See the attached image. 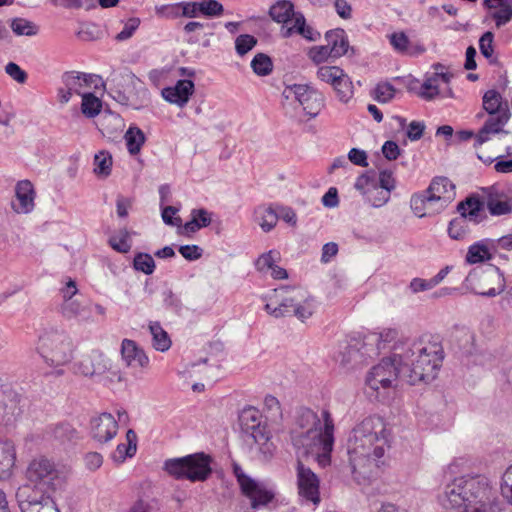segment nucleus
I'll list each match as a JSON object with an SVG mask.
<instances>
[{
    "instance_id": "1",
    "label": "nucleus",
    "mask_w": 512,
    "mask_h": 512,
    "mask_svg": "<svg viewBox=\"0 0 512 512\" xmlns=\"http://www.w3.org/2000/svg\"><path fill=\"white\" fill-rule=\"evenodd\" d=\"M333 432L334 424L327 411L322 413L320 419L311 410H304L296 419L291 434L292 443L299 454L312 456L319 465L327 466L333 449Z\"/></svg>"
},
{
    "instance_id": "2",
    "label": "nucleus",
    "mask_w": 512,
    "mask_h": 512,
    "mask_svg": "<svg viewBox=\"0 0 512 512\" xmlns=\"http://www.w3.org/2000/svg\"><path fill=\"white\" fill-rule=\"evenodd\" d=\"M389 447V432L385 423L380 418L363 421L348 441L353 469L377 465Z\"/></svg>"
},
{
    "instance_id": "3",
    "label": "nucleus",
    "mask_w": 512,
    "mask_h": 512,
    "mask_svg": "<svg viewBox=\"0 0 512 512\" xmlns=\"http://www.w3.org/2000/svg\"><path fill=\"white\" fill-rule=\"evenodd\" d=\"M442 504L446 508L463 507L462 512H496L491 487L483 477L455 479Z\"/></svg>"
},
{
    "instance_id": "4",
    "label": "nucleus",
    "mask_w": 512,
    "mask_h": 512,
    "mask_svg": "<svg viewBox=\"0 0 512 512\" xmlns=\"http://www.w3.org/2000/svg\"><path fill=\"white\" fill-rule=\"evenodd\" d=\"M269 15L282 25L283 37L299 34L309 41H316L320 34L306 25V20L300 12L294 10V5L288 0H279L270 7Z\"/></svg>"
},
{
    "instance_id": "5",
    "label": "nucleus",
    "mask_w": 512,
    "mask_h": 512,
    "mask_svg": "<svg viewBox=\"0 0 512 512\" xmlns=\"http://www.w3.org/2000/svg\"><path fill=\"white\" fill-rule=\"evenodd\" d=\"M396 182L391 171H380L377 177L363 174L358 177L355 188L364 196L373 207H382L389 198Z\"/></svg>"
},
{
    "instance_id": "6",
    "label": "nucleus",
    "mask_w": 512,
    "mask_h": 512,
    "mask_svg": "<svg viewBox=\"0 0 512 512\" xmlns=\"http://www.w3.org/2000/svg\"><path fill=\"white\" fill-rule=\"evenodd\" d=\"M451 74L448 70L437 64L434 71L426 76L423 83L413 80L409 84V89L418 97L425 100H432L436 97H453V91L450 86Z\"/></svg>"
},
{
    "instance_id": "7",
    "label": "nucleus",
    "mask_w": 512,
    "mask_h": 512,
    "mask_svg": "<svg viewBox=\"0 0 512 512\" xmlns=\"http://www.w3.org/2000/svg\"><path fill=\"white\" fill-rule=\"evenodd\" d=\"M39 350L44 360L56 368L68 364L74 354V346L71 339L60 334H51L43 337Z\"/></svg>"
},
{
    "instance_id": "8",
    "label": "nucleus",
    "mask_w": 512,
    "mask_h": 512,
    "mask_svg": "<svg viewBox=\"0 0 512 512\" xmlns=\"http://www.w3.org/2000/svg\"><path fill=\"white\" fill-rule=\"evenodd\" d=\"M466 286L476 294L495 296L504 290L505 280L498 268L489 266L470 273L466 278Z\"/></svg>"
},
{
    "instance_id": "9",
    "label": "nucleus",
    "mask_w": 512,
    "mask_h": 512,
    "mask_svg": "<svg viewBox=\"0 0 512 512\" xmlns=\"http://www.w3.org/2000/svg\"><path fill=\"white\" fill-rule=\"evenodd\" d=\"M234 472L241 493L249 499L253 509L267 506L274 500L275 492L271 487L245 474L238 466L234 467Z\"/></svg>"
},
{
    "instance_id": "10",
    "label": "nucleus",
    "mask_w": 512,
    "mask_h": 512,
    "mask_svg": "<svg viewBox=\"0 0 512 512\" xmlns=\"http://www.w3.org/2000/svg\"><path fill=\"white\" fill-rule=\"evenodd\" d=\"M441 360L442 356L438 345L434 344L423 348L409 369L408 381L411 384H416L434 378Z\"/></svg>"
},
{
    "instance_id": "11",
    "label": "nucleus",
    "mask_w": 512,
    "mask_h": 512,
    "mask_svg": "<svg viewBox=\"0 0 512 512\" xmlns=\"http://www.w3.org/2000/svg\"><path fill=\"white\" fill-rule=\"evenodd\" d=\"M77 373L84 376L106 374V377L111 381H120L122 379L120 370L117 369L112 360L107 355L98 351L92 352V354L77 364Z\"/></svg>"
},
{
    "instance_id": "12",
    "label": "nucleus",
    "mask_w": 512,
    "mask_h": 512,
    "mask_svg": "<svg viewBox=\"0 0 512 512\" xmlns=\"http://www.w3.org/2000/svg\"><path fill=\"white\" fill-rule=\"evenodd\" d=\"M283 95L288 100H296L309 116H316L323 107V97L316 90L305 84L286 86Z\"/></svg>"
},
{
    "instance_id": "13",
    "label": "nucleus",
    "mask_w": 512,
    "mask_h": 512,
    "mask_svg": "<svg viewBox=\"0 0 512 512\" xmlns=\"http://www.w3.org/2000/svg\"><path fill=\"white\" fill-rule=\"evenodd\" d=\"M305 291L299 288L274 289L265 296V309L273 316H281L290 312V304L294 301L305 300Z\"/></svg>"
},
{
    "instance_id": "14",
    "label": "nucleus",
    "mask_w": 512,
    "mask_h": 512,
    "mask_svg": "<svg viewBox=\"0 0 512 512\" xmlns=\"http://www.w3.org/2000/svg\"><path fill=\"white\" fill-rule=\"evenodd\" d=\"M398 372L392 361L384 360L374 366L367 378L368 386L376 392L392 388L397 380Z\"/></svg>"
},
{
    "instance_id": "15",
    "label": "nucleus",
    "mask_w": 512,
    "mask_h": 512,
    "mask_svg": "<svg viewBox=\"0 0 512 512\" xmlns=\"http://www.w3.org/2000/svg\"><path fill=\"white\" fill-rule=\"evenodd\" d=\"M426 192L443 211L456 199L457 187L449 178L439 176L432 179Z\"/></svg>"
},
{
    "instance_id": "16",
    "label": "nucleus",
    "mask_w": 512,
    "mask_h": 512,
    "mask_svg": "<svg viewBox=\"0 0 512 512\" xmlns=\"http://www.w3.org/2000/svg\"><path fill=\"white\" fill-rule=\"evenodd\" d=\"M297 483L300 496L308 501L318 504L319 496V480L317 476L309 469L298 463L297 466Z\"/></svg>"
},
{
    "instance_id": "17",
    "label": "nucleus",
    "mask_w": 512,
    "mask_h": 512,
    "mask_svg": "<svg viewBox=\"0 0 512 512\" xmlns=\"http://www.w3.org/2000/svg\"><path fill=\"white\" fill-rule=\"evenodd\" d=\"M485 205L490 215L503 216L512 213V196L494 187L483 190Z\"/></svg>"
},
{
    "instance_id": "18",
    "label": "nucleus",
    "mask_w": 512,
    "mask_h": 512,
    "mask_svg": "<svg viewBox=\"0 0 512 512\" xmlns=\"http://www.w3.org/2000/svg\"><path fill=\"white\" fill-rule=\"evenodd\" d=\"M509 112H503L499 115H489L484 125L475 136V146H481L492 139L494 135L503 134L504 127L509 120Z\"/></svg>"
},
{
    "instance_id": "19",
    "label": "nucleus",
    "mask_w": 512,
    "mask_h": 512,
    "mask_svg": "<svg viewBox=\"0 0 512 512\" xmlns=\"http://www.w3.org/2000/svg\"><path fill=\"white\" fill-rule=\"evenodd\" d=\"M194 93V83L191 80H179L174 86L162 90L163 98L178 106H184Z\"/></svg>"
},
{
    "instance_id": "20",
    "label": "nucleus",
    "mask_w": 512,
    "mask_h": 512,
    "mask_svg": "<svg viewBox=\"0 0 512 512\" xmlns=\"http://www.w3.org/2000/svg\"><path fill=\"white\" fill-rule=\"evenodd\" d=\"M117 422L110 414H101L92 422V434L100 443L111 440L117 433Z\"/></svg>"
},
{
    "instance_id": "21",
    "label": "nucleus",
    "mask_w": 512,
    "mask_h": 512,
    "mask_svg": "<svg viewBox=\"0 0 512 512\" xmlns=\"http://www.w3.org/2000/svg\"><path fill=\"white\" fill-rule=\"evenodd\" d=\"M410 208L418 218L430 217L442 211L426 190L411 197Z\"/></svg>"
},
{
    "instance_id": "22",
    "label": "nucleus",
    "mask_w": 512,
    "mask_h": 512,
    "mask_svg": "<svg viewBox=\"0 0 512 512\" xmlns=\"http://www.w3.org/2000/svg\"><path fill=\"white\" fill-rule=\"evenodd\" d=\"M185 459H193V461L185 462L188 479L191 481H203L211 472L210 459L204 454H194L186 456Z\"/></svg>"
},
{
    "instance_id": "23",
    "label": "nucleus",
    "mask_w": 512,
    "mask_h": 512,
    "mask_svg": "<svg viewBox=\"0 0 512 512\" xmlns=\"http://www.w3.org/2000/svg\"><path fill=\"white\" fill-rule=\"evenodd\" d=\"M279 261L280 254L276 251H269L258 258L256 266L259 271L270 274L274 279H286L287 271L278 266Z\"/></svg>"
},
{
    "instance_id": "24",
    "label": "nucleus",
    "mask_w": 512,
    "mask_h": 512,
    "mask_svg": "<svg viewBox=\"0 0 512 512\" xmlns=\"http://www.w3.org/2000/svg\"><path fill=\"white\" fill-rule=\"evenodd\" d=\"M17 204L14 210L17 213H28L34 207L35 191L31 182L27 180L19 181L15 189Z\"/></svg>"
},
{
    "instance_id": "25",
    "label": "nucleus",
    "mask_w": 512,
    "mask_h": 512,
    "mask_svg": "<svg viewBox=\"0 0 512 512\" xmlns=\"http://www.w3.org/2000/svg\"><path fill=\"white\" fill-rule=\"evenodd\" d=\"M484 5L497 27L505 25L512 19V0H484Z\"/></svg>"
},
{
    "instance_id": "26",
    "label": "nucleus",
    "mask_w": 512,
    "mask_h": 512,
    "mask_svg": "<svg viewBox=\"0 0 512 512\" xmlns=\"http://www.w3.org/2000/svg\"><path fill=\"white\" fill-rule=\"evenodd\" d=\"M121 356L127 366L144 367L148 364V357L132 340L125 339L121 345Z\"/></svg>"
},
{
    "instance_id": "27",
    "label": "nucleus",
    "mask_w": 512,
    "mask_h": 512,
    "mask_svg": "<svg viewBox=\"0 0 512 512\" xmlns=\"http://www.w3.org/2000/svg\"><path fill=\"white\" fill-rule=\"evenodd\" d=\"M493 257V245L489 240H481L471 244L467 248L465 260L469 264H478L491 260Z\"/></svg>"
},
{
    "instance_id": "28",
    "label": "nucleus",
    "mask_w": 512,
    "mask_h": 512,
    "mask_svg": "<svg viewBox=\"0 0 512 512\" xmlns=\"http://www.w3.org/2000/svg\"><path fill=\"white\" fill-rule=\"evenodd\" d=\"M326 46L334 55V58H339L347 54L349 50V43L344 30L334 29L325 34Z\"/></svg>"
},
{
    "instance_id": "29",
    "label": "nucleus",
    "mask_w": 512,
    "mask_h": 512,
    "mask_svg": "<svg viewBox=\"0 0 512 512\" xmlns=\"http://www.w3.org/2000/svg\"><path fill=\"white\" fill-rule=\"evenodd\" d=\"M211 215L203 209L193 210L191 220L180 227L181 235L190 236L201 228L207 227L211 223Z\"/></svg>"
},
{
    "instance_id": "30",
    "label": "nucleus",
    "mask_w": 512,
    "mask_h": 512,
    "mask_svg": "<svg viewBox=\"0 0 512 512\" xmlns=\"http://www.w3.org/2000/svg\"><path fill=\"white\" fill-rule=\"evenodd\" d=\"M16 454L12 443L0 441V477L7 475L15 464Z\"/></svg>"
},
{
    "instance_id": "31",
    "label": "nucleus",
    "mask_w": 512,
    "mask_h": 512,
    "mask_svg": "<svg viewBox=\"0 0 512 512\" xmlns=\"http://www.w3.org/2000/svg\"><path fill=\"white\" fill-rule=\"evenodd\" d=\"M483 108L489 115H499L508 112L501 95L495 90H488L483 96Z\"/></svg>"
},
{
    "instance_id": "32",
    "label": "nucleus",
    "mask_w": 512,
    "mask_h": 512,
    "mask_svg": "<svg viewBox=\"0 0 512 512\" xmlns=\"http://www.w3.org/2000/svg\"><path fill=\"white\" fill-rule=\"evenodd\" d=\"M485 201H482L477 196H470L466 198L464 201L458 204V211L460 216L465 219H475L478 217L479 213L482 211Z\"/></svg>"
},
{
    "instance_id": "33",
    "label": "nucleus",
    "mask_w": 512,
    "mask_h": 512,
    "mask_svg": "<svg viewBox=\"0 0 512 512\" xmlns=\"http://www.w3.org/2000/svg\"><path fill=\"white\" fill-rule=\"evenodd\" d=\"M127 444H120L113 453V459L116 462H123L128 457H132L137 449V436L132 430H128L126 434Z\"/></svg>"
},
{
    "instance_id": "34",
    "label": "nucleus",
    "mask_w": 512,
    "mask_h": 512,
    "mask_svg": "<svg viewBox=\"0 0 512 512\" xmlns=\"http://www.w3.org/2000/svg\"><path fill=\"white\" fill-rule=\"evenodd\" d=\"M250 434L264 454H272L275 451V445L271 441L270 434L265 426L257 424V427Z\"/></svg>"
},
{
    "instance_id": "35",
    "label": "nucleus",
    "mask_w": 512,
    "mask_h": 512,
    "mask_svg": "<svg viewBox=\"0 0 512 512\" xmlns=\"http://www.w3.org/2000/svg\"><path fill=\"white\" fill-rule=\"evenodd\" d=\"M343 69H341L338 66H321L317 70V78L326 83L329 84L332 88L341 80V78L345 75Z\"/></svg>"
},
{
    "instance_id": "36",
    "label": "nucleus",
    "mask_w": 512,
    "mask_h": 512,
    "mask_svg": "<svg viewBox=\"0 0 512 512\" xmlns=\"http://www.w3.org/2000/svg\"><path fill=\"white\" fill-rule=\"evenodd\" d=\"M336 97L342 103H348L354 97V84L351 78L345 74L341 80L333 87Z\"/></svg>"
},
{
    "instance_id": "37",
    "label": "nucleus",
    "mask_w": 512,
    "mask_h": 512,
    "mask_svg": "<svg viewBox=\"0 0 512 512\" xmlns=\"http://www.w3.org/2000/svg\"><path fill=\"white\" fill-rule=\"evenodd\" d=\"M112 156L107 151H99L94 156V173L98 177H107L112 169Z\"/></svg>"
},
{
    "instance_id": "38",
    "label": "nucleus",
    "mask_w": 512,
    "mask_h": 512,
    "mask_svg": "<svg viewBox=\"0 0 512 512\" xmlns=\"http://www.w3.org/2000/svg\"><path fill=\"white\" fill-rule=\"evenodd\" d=\"M119 88V93L122 94L123 99L130 100L138 96L142 89V82L134 76H127L119 83Z\"/></svg>"
},
{
    "instance_id": "39",
    "label": "nucleus",
    "mask_w": 512,
    "mask_h": 512,
    "mask_svg": "<svg viewBox=\"0 0 512 512\" xmlns=\"http://www.w3.org/2000/svg\"><path fill=\"white\" fill-rule=\"evenodd\" d=\"M150 331L153 338V346L156 350L164 352L171 347V340L167 332L158 323L151 324Z\"/></svg>"
},
{
    "instance_id": "40",
    "label": "nucleus",
    "mask_w": 512,
    "mask_h": 512,
    "mask_svg": "<svg viewBox=\"0 0 512 512\" xmlns=\"http://www.w3.org/2000/svg\"><path fill=\"white\" fill-rule=\"evenodd\" d=\"M255 218L264 231L271 230L277 223V214L270 207H259L255 211Z\"/></svg>"
},
{
    "instance_id": "41",
    "label": "nucleus",
    "mask_w": 512,
    "mask_h": 512,
    "mask_svg": "<svg viewBox=\"0 0 512 512\" xmlns=\"http://www.w3.org/2000/svg\"><path fill=\"white\" fill-rule=\"evenodd\" d=\"M102 109V101L91 93L83 94L82 103H81V111L82 113L88 117L93 118L97 116Z\"/></svg>"
},
{
    "instance_id": "42",
    "label": "nucleus",
    "mask_w": 512,
    "mask_h": 512,
    "mask_svg": "<svg viewBox=\"0 0 512 512\" xmlns=\"http://www.w3.org/2000/svg\"><path fill=\"white\" fill-rule=\"evenodd\" d=\"M305 300L301 301H294L291 302L293 306H290V311L292 310L295 315L300 319H305L307 317H310L315 309V304L313 299L308 295V293L305 291Z\"/></svg>"
},
{
    "instance_id": "43",
    "label": "nucleus",
    "mask_w": 512,
    "mask_h": 512,
    "mask_svg": "<svg viewBox=\"0 0 512 512\" xmlns=\"http://www.w3.org/2000/svg\"><path fill=\"white\" fill-rule=\"evenodd\" d=\"M125 141L129 152L131 154H136L144 144L145 137L140 129L133 127L129 128L125 133Z\"/></svg>"
},
{
    "instance_id": "44",
    "label": "nucleus",
    "mask_w": 512,
    "mask_h": 512,
    "mask_svg": "<svg viewBox=\"0 0 512 512\" xmlns=\"http://www.w3.org/2000/svg\"><path fill=\"white\" fill-rule=\"evenodd\" d=\"M11 29L18 36H34L38 33V26L24 18L13 19Z\"/></svg>"
},
{
    "instance_id": "45",
    "label": "nucleus",
    "mask_w": 512,
    "mask_h": 512,
    "mask_svg": "<svg viewBox=\"0 0 512 512\" xmlns=\"http://www.w3.org/2000/svg\"><path fill=\"white\" fill-rule=\"evenodd\" d=\"M251 67L257 75L266 76L272 72L273 63L269 56L259 53L253 58Z\"/></svg>"
},
{
    "instance_id": "46",
    "label": "nucleus",
    "mask_w": 512,
    "mask_h": 512,
    "mask_svg": "<svg viewBox=\"0 0 512 512\" xmlns=\"http://www.w3.org/2000/svg\"><path fill=\"white\" fill-rule=\"evenodd\" d=\"M468 230L467 219L462 216L452 219L448 226V234L455 240L463 239L467 235Z\"/></svg>"
},
{
    "instance_id": "47",
    "label": "nucleus",
    "mask_w": 512,
    "mask_h": 512,
    "mask_svg": "<svg viewBox=\"0 0 512 512\" xmlns=\"http://www.w3.org/2000/svg\"><path fill=\"white\" fill-rule=\"evenodd\" d=\"M193 461V459H185L179 458V459H172L168 460L165 463V470L172 476L177 478H187L188 479V473L186 472V463Z\"/></svg>"
},
{
    "instance_id": "48",
    "label": "nucleus",
    "mask_w": 512,
    "mask_h": 512,
    "mask_svg": "<svg viewBox=\"0 0 512 512\" xmlns=\"http://www.w3.org/2000/svg\"><path fill=\"white\" fill-rule=\"evenodd\" d=\"M198 16L207 17L219 16L223 13V6L216 0H203L197 2Z\"/></svg>"
},
{
    "instance_id": "49",
    "label": "nucleus",
    "mask_w": 512,
    "mask_h": 512,
    "mask_svg": "<svg viewBox=\"0 0 512 512\" xmlns=\"http://www.w3.org/2000/svg\"><path fill=\"white\" fill-rule=\"evenodd\" d=\"M309 59L315 64H321L327 62L330 58H334L331 50L326 45L313 46L308 50L307 53Z\"/></svg>"
},
{
    "instance_id": "50",
    "label": "nucleus",
    "mask_w": 512,
    "mask_h": 512,
    "mask_svg": "<svg viewBox=\"0 0 512 512\" xmlns=\"http://www.w3.org/2000/svg\"><path fill=\"white\" fill-rule=\"evenodd\" d=\"M396 90L389 83H379L373 90V97L381 103H386L392 100L395 96Z\"/></svg>"
},
{
    "instance_id": "51",
    "label": "nucleus",
    "mask_w": 512,
    "mask_h": 512,
    "mask_svg": "<svg viewBox=\"0 0 512 512\" xmlns=\"http://www.w3.org/2000/svg\"><path fill=\"white\" fill-rule=\"evenodd\" d=\"M134 268L147 275L152 274L155 269V262L151 255L139 253L134 258Z\"/></svg>"
},
{
    "instance_id": "52",
    "label": "nucleus",
    "mask_w": 512,
    "mask_h": 512,
    "mask_svg": "<svg viewBox=\"0 0 512 512\" xmlns=\"http://www.w3.org/2000/svg\"><path fill=\"white\" fill-rule=\"evenodd\" d=\"M493 39V34L491 32H486L479 40L481 54L492 63L497 60L494 55Z\"/></svg>"
},
{
    "instance_id": "53",
    "label": "nucleus",
    "mask_w": 512,
    "mask_h": 512,
    "mask_svg": "<svg viewBox=\"0 0 512 512\" xmlns=\"http://www.w3.org/2000/svg\"><path fill=\"white\" fill-rule=\"evenodd\" d=\"M258 412L255 409H247L241 414V423L246 432H251L257 427Z\"/></svg>"
},
{
    "instance_id": "54",
    "label": "nucleus",
    "mask_w": 512,
    "mask_h": 512,
    "mask_svg": "<svg viewBox=\"0 0 512 512\" xmlns=\"http://www.w3.org/2000/svg\"><path fill=\"white\" fill-rule=\"evenodd\" d=\"M256 43L257 40L255 37L248 34L240 35L235 41L236 50L238 54L244 55L249 52L256 45Z\"/></svg>"
},
{
    "instance_id": "55",
    "label": "nucleus",
    "mask_w": 512,
    "mask_h": 512,
    "mask_svg": "<svg viewBox=\"0 0 512 512\" xmlns=\"http://www.w3.org/2000/svg\"><path fill=\"white\" fill-rule=\"evenodd\" d=\"M111 246L122 253H126L130 250L129 234L126 231L120 233L119 236H114L110 239Z\"/></svg>"
},
{
    "instance_id": "56",
    "label": "nucleus",
    "mask_w": 512,
    "mask_h": 512,
    "mask_svg": "<svg viewBox=\"0 0 512 512\" xmlns=\"http://www.w3.org/2000/svg\"><path fill=\"white\" fill-rule=\"evenodd\" d=\"M390 42L398 51L406 52L409 50V38L404 32L392 33L390 36Z\"/></svg>"
},
{
    "instance_id": "57",
    "label": "nucleus",
    "mask_w": 512,
    "mask_h": 512,
    "mask_svg": "<svg viewBox=\"0 0 512 512\" xmlns=\"http://www.w3.org/2000/svg\"><path fill=\"white\" fill-rule=\"evenodd\" d=\"M140 25V20L138 18H131L129 19L125 25L123 30L117 34L116 39L119 41L126 40L130 38L133 33L136 31V29Z\"/></svg>"
},
{
    "instance_id": "58",
    "label": "nucleus",
    "mask_w": 512,
    "mask_h": 512,
    "mask_svg": "<svg viewBox=\"0 0 512 512\" xmlns=\"http://www.w3.org/2000/svg\"><path fill=\"white\" fill-rule=\"evenodd\" d=\"M382 153L387 160H396L401 153L400 147L394 141H386L382 146Z\"/></svg>"
},
{
    "instance_id": "59",
    "label": "nucleus",
    "mask_w": 512,
    "mask_h": 512,
    "mask_svg": "<svg viewBox=\"0 0 512 512\" xmlns=\"http://www.w3.org/2000/svg\"><path fill=\"white\" fill-rule=\"evenodd\" d=\"M5 72L18 83H24L26 80V73L19 65L14 62H9L5 67Z\"/></svg>"
},
{
    "instance_id": "60",
    "label": "nucleus",
    "mask_w": 512,
    "mask_h": 512,
    "mask_svg": "<svg viewBox=\"0 0 512 512\" xmlns=\"http://www.w3.org/2000/svg\"><path fill=\"white\" fill-rule=\"evenodd\" d=\"M181 11V15L184 17L195 18L198 17L197 2H182L178 3L174 7Z\"/></svg>"
},
{
    "instance_id": "61",
    "label": "nucleus",
    "mask_w": 512,
    "mask_h": 512,
    "mask_svg": "<svg viewBox=\"0 0 512 512\" xmlns=\"http://www.w3.org/2000/svg\"><path fill=\"white\" fill-rule=\"evenodd\" d=\"M180 254L187 260L199 259L202 255V249L197 245H184L179 248Z\"/></svg>"
},
{
    "instance_id": "62",
    "label": "nucleus",
    "mask_w": 512,
    "mask_h": 512,
    "mask_svg": "<svg viewBox=\"0 0 512 512\" xmlns=\"http://www.w3.org/2000/svg\"><path fill=\"white\" fill-rule=\"evenodd\" d=\"M502 492L512 504V465L507 468L503 475Z\"/></svg>"
},
{
    "instance_id": "63",
    "label": "nucleus",
    "mask_w": 512,
    "mask_h": 512,
    "mask_svg": "<svg viewBox=\"0 0 512 512\" xmlns=\"http://www.w3.org/2000/svg\"><path fill=\"white\" fill-rule=\"evenodd\" d=\"M424 129V123L413 121L408 125L407 137L412 141H416L422 137Z\"/></svg>"
},
{
    "instance_id": "64",
    "label": "nucleus",
    "mask_w": 512,
    "mask_h": 512,
    "mask_svg": "<svg viewBox=\"0 0 512 512\" xmlns=\"http://www.w3.org/2000/svg\"><path fill=\"white\" fill-rule=\"evenodd\" d=\"M499 152H504L507 155H512V134L504 132L497 141Z\"/></svg>"
}]
</instances>
